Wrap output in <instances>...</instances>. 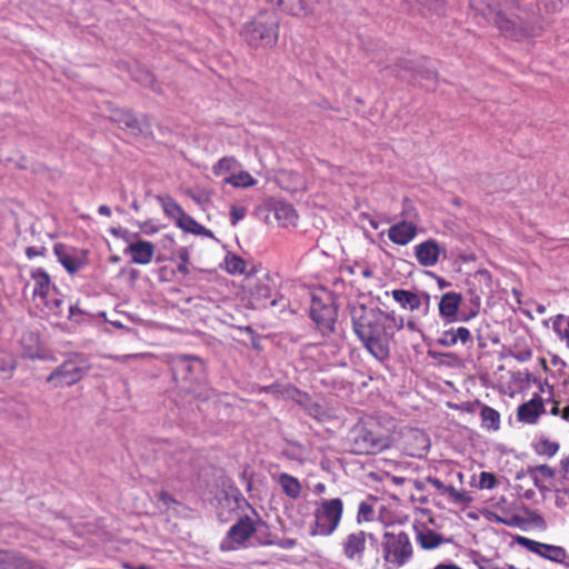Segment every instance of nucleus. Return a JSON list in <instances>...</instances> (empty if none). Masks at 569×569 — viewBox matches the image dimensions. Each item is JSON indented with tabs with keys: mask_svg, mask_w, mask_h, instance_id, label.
Masks as SVG:
<instances>
[{
	"mask_svg": "<svg viewBox=\"0 0 569 569\" xmlns=\"http://www.w3.org/2000/svg\"><path fill=\"white\" fill-rule=\"evenodd\" d=\"M352 329L366 350L377 360L390 356V343L395 333L405 328V319L392 312L369 308L358 303L351 308Z\"/></svg>",
	"mask_w": 569,
	"mask_h": 569,
	"instance_id": "obj_1",
	"label": "nucleus"
},
{
	"mask_svg": "<svg viewBox=\"0 0 569 569\" xmlns=\"http://www.w3.org/2000/svg\"><path fill=\"white\" fill-rule=\"evenodd\" d=\"M396 423L391 418L369 416L351 429L349 441L356 455H377L392 448Z\"/></svg>",
	"mask_w": 569,
	"mask_h": 569,
	"instance_id": "obj_2",
	"label": "nucleus"
},
{
	"mask_svg": "<svg viewBox=\"0 0 569 569\" xmlns=\"http://www.w3.org/2000/svg\"><path fill=\"white\" fill-rule=\"evenodd\" d=\"M472 10L491 22L500 33L520 41L533 36V28L515 14L518 0H470Z\"/></svg>",
	"mask_w": 569,
	"mask_h": 569,
	"instance_id": "obj_3",
	"label": "nucleus"
},
{
	"mask_svg": "<svg viewBox=\"0 0 569 569\" xmlns=\"http://www.w3.org/2000/svg\"><path fill=\"white\" fill-rule=\"evenodd\" d=\"M280 20L272 10H262L248 20L240 31L242 40L253 50H269L277 46Z\"/></svg>",
	"mask_w": 569,
	"mask_h": 569,
	"instance_id": "obj_4",
	"label": "nucleus"
},
{
	"mask_svg": "<svg viewBox=\"0 0 569 569\" xmlns=\"http://www.w3.org/2000/svg\"><path fill=\"white\" fill-rule=\"evenodd\" d=\"M383 569H400L413 558L409 535L401 529L386 530L381 537Z\"/></svg>",
	"mask_w": 569,
	"mask_h": 569,
	"instance_id": "obj_5",
	"label": "nucleus"
},
{
	"mask_svg": "<svg viewBox=\"0 0 569 569\" xmlns=\"http://www.w3.org/2000/svg\"><path fill=\"white\" fill-rule=\"evenodd\" d=\"M345 511L341 498H323L315 502L313 518L310 526L311 536H331L339 527Z\"/></svg>",
	"mask_w": 569,
	"mask_h": 569,
	"instance_id": "obj_6",
	"label": "nucleus"
},
{
	"mask_svg": "<svg viewBox=\"0 0 569 569\" xmlns=\"http://www.w3.org/2000/svg\"><path fill=\"white\" fill-rule=\"evenodd\" d=\"M392 448L412 458H425L430 448L429 436L417 428H403L393 435Z\"/></svg>",
	"mask_w": 569,
	"mask_h": 569,
	"instance_id": "obj_7",
	"label": "nucleus"
},
{
	"mask_svg": "<svg viewBox=\"0 0 569 569\" xmlns=\"http://www.w3.org/2000/svg\"><path fill=\"white\" fill-rule=\"evenodd\" d=\"M89 369L88 360L82 355H73L57 367L48 376L47 381L54 382L57 387L72 386L79 382Z\"/></svg>",
	"mask_w": 569,
	"mask_h": 569,
	"instance_id": "obj_8",
	"label": "nucleus"
},
{
	"mask_svg": "<svg viewBox=\"0 0 569 569\" xmlns=\"http://www.w3.org/2000/svg\"><path fill=\"white\" fill-rule=\"evenodd\" d=\"M310 316L317 328L323 335L333 332L337 319V309L333 305L332 298L328 292L312 296Z\"/></svg>",
	"mask_w": 569,
	"mask_h": 569,
	"instance_id": "obj_9",
	"label": "nucleus"
},
{
	"mask_svg": "<svg viewBox=\"0 0 569 569\" xmlns=\"http://www.w3.org/2000/svg\"><path fill=\"white\" fill-rule=\"evenodd\" d=\"M257 532L254 518L244 515L230 527L226 537L220 542V550L228 552L247 546V541Z\"/></svg>",
	"mask_w": 569,
	"mask_h": 569,
	"instance_id": "obj_10",
	"label": "nucleus"
},
{
	"mask_svg": "<svg viewBox=\"0 0 569 569\" xmlns=\"http://www.w3.org/2000/svg\"><path fill=\"white\" fill-rule=\"evenodd\" d=\"M367 539H370L371 542L377 541L373 533H368L363 530L349 532L341 541L343 557L350 562L363 567L367 562Z\"/></svg>",
	"mask_w": 569,
	"mask_h": 569,
	"instance_id": "obj_11",
	"label": "nucleus"
},
{
	"mask_svg": "<svg viewBox=\"0 0 569 569\" xmlns=\"http://www.w3.org/2000/svg\"><path fill=\"white\" fill-rule=\"evenodd\" d=\"M53 253L62 267L74 274L88 263V251L58 242L53 246Z\"/></svg>",
	"mask_w": 569,
	"mask_h": 569,
	"instance_id": "obj_12",
	"label": "nucleus"
},
{
	"mask_svg": "<svg viewBox=\"0 0 569 569\" xmlns=\"http://www.w3.org/2000/svg\"><path fill=\"white\" fill-rule=\"evenodd\" d=\"M427 482L436 489L438 495L446 497L447 500L459 507H468L472 502V497L466 490H459L453 481H443L438 477H428Z\"/></svg>",
	"mask_w": 569,
	"mask_h": 569,
	"instance_id": "obj_13",
	"label": "nucleus"
},
{
	"mask_svg": "<svg viewBox=\"0 0 569 569\" xmlns=\"http://www.w3.org/2000/svg\"><path fill=\"white\" fill-rule=\"evenodd\" d=\"M518 542L527 550L553 562L562 563L568 558L566 549L560 546L535 541L526 537H519Z\"/></svg>",
	"mask_w": 569,
	"mask_h": 569,
	"instance_id": "obj_14",
	"label": "nucleus"
},
{
	"mask_svg": "<svg viewBox=\"0 0 569 569\" xmlns=\"http://www.w3.org/2000/svg\"><path fill=\"white\" fill-rule=\"evenodd\" d=\"M546 413L545 400L539 393H533L532 398L517 408V421L523 425H536L539 418Z\"/></svg>",
	"mask_w": 569,
	"mask_h": 569,
	"instance_id": "obj_15",
	"label": "nucleus"
},
{
	"mask_svg": "<svg viewBox=\"0 0 569 569\" xmlns=\"http://www.w3.org/2000/svg\"><path fill=\"white\" fill-rule=\"evenodd\" d=\"M156 246L148 240L138 239L131 241L123 250L124 256L130 258L131 263L146 266L154 257Z\"/></svg>",
	"mask_w": 569,
	"mask_h": 569,
	"instance_id": "obj_16",
	"label": "nucleus"
},
{
	"mask_svg": "<svg viewBox=\"0 0 569 569\" xmlns=\"http://www.w3.org/2000/svg\"><path fill=\"white\" fill-rule=\"evenodd\" d=\"M445 252L436 239H428L415 246L413 253L418 263L422 267H435Z\"/></svg>",
	"mask_w": 569,
	"mask_h": 569,
	"instance_id": "obj_17",
	"label": "nucleus"
},
{
	"mask_svg": "<svg viewBox=\"0 0 569 569\" xmlns=\"http://www.w3.org/2000/svg\"><path fill=\"white\" fill-rule=\"evenodd\" d=\"M417 224L406 220L397 222L388 229L389 240L402 247L409 244L417 237Z\"/></svg>",
	"mask_w": 569,
	"mask_h": 569,
	"instance_id": "obj_18",
	"label": "nucleus"
},
{
	"mask_svg": "<svg viewBox=\"0 0 569 569\" xmlns=\"http://www.w3.org/2000/svg\"><path fill=\"white\" fill-rule=\"evenodd\" d=\"M462 302V296L458 292L450 291L442 295L439 301V315L448 322L457 320L458 311Z\"/></svg>",
	"mask_w": 569,
	"mask_h": 569,
	"instance_id": "obj_19",
	"label": "nucleus"
},
{
	"mask_svg": "<svg viewBox=\"0 0 569 569\" xmlns=\"http://www.w3.org/2000/svg\"><path fill=\"white\" fill-rule=\"evenodd\" d=\"M30 277L33 281V298H40L41 301H46L49 298L51 289L56 288L51 282L49 273L43 268H36L31 271Z\"/></svg>",
	"mask_w": 569,
	"mask_h": 569,
	"instance_id": "obj_20",
	"label": "nucleus"
},
{
	"mask_svg": "<svg viewBox=\"0 0 569 569\" xmlns=\"http://www.w3.org/2000/svg\"><path fill=\"white\" fill-rule=\"evenodd\" d=\"M437 342L438 345L446 348L453 347L459 342L466 346L472 342V336L470 330L466 327H452L450 329L443 330L437 339Z\"/></svg>",
	"mask_w": 569,
	"mask_h": 569,
	"instance_id": "obj_21",
	"label": "nucleus"
},
{
	"mask_svg": "<svg viewBox=\"0 0 569 569\" xmlns=\"http://www.w3.org/2000/svg\"><path fill=\"white\" fill-rule=\"evenodd\" d=\"M415 529L416 542L423 550H435L448 541L441 533L425 526Z\"/></svg>",
	"mask_w": 569,
	"mask_h": 569,
	"instance_id": "obj_22",
	"label": "nucleus"
},
{
	"mask_svg": "<svg viewBox=\"0 0 569 569\" xmlns=\"http://www.w3.org/2000/svg\"><path fill=\"white\" fill-rule=\"evenodd\" d=\"M273 214L281 227L296 226L299 219L295 207L283 201H278L274 203Z\"/></svg>",
	"mask_w": 569,
	"mask_h": 569,
	"instance_id": "obj_23",
	"label": "nucleus"
},
{
	"mask_svg": "<svg viewBox=\"0 0 569 569\" xmlns=\"http://www.w3.org/2000/svg\"><path fill=\"white\" fill-rule=\"evenodd\" d=\"M391 296L396 302L405 310L415 311L418 310L421 305V298L416 292L405 289H393Z\"/></svg>",
	"mask_w": 569,
	"mask_h": 569,
	"instance_id": "obj_24",
	"label": "nucleus"
},
{
	"mask_svg": "<svg viewBox=\"0 0 569 569\" xmlns=\"http://www.w3.org/2000/svg\"><path fill=\"white\" fill-rule=\"evenodd\" d=\"M480 407L481 427L487 431H498L500 429L501 416L500 413L488 405L477 401Z\"/></svg>",
	"mask_w": 569,
	"mask_h": 569,
	"instance_id": "obj_25",
	"label": "nucleus"
},
{
	"mask_svg": "<svg viewBox=\"0 0 569 569\" xmlns=\"http://www.w3.org/2000/svg\"><path fill=\"white\" fill-rule=\"evenodd\" d=\"M278 483L280 485L282 491L291 499L296 500L300 497L302 487L300 481L286 472H282L278 476Z\"/></svg>",
	"mask_w": 569,
	"mask_h": 569,
	"instance_id": "obj_26",
	"label": "nucleus"
},
{
	"mask_svg": "<svg viewBox=\"0 0 569 569\" xmlns=\"http://www.w3.org/2000/svg\"><path fill=\"white\" fill-rule=\"evenodd\" d=\"M272 4H277L282 11L291 16L306 14L308 7L306 0H268Z\"/></svg>",
	"mask_w": 569,
	"mask_h": 569,
	"instance_id": "obj_27",
	"label": "nucleus"
},
{
	"mask_svg": "<svg viewBox=\"0 0 569 569\" xmlns=\"http://www.w3.org/2000/svg\"><path fill=\"white\" fill-rule=\"evenodd\" d=\"M241 167V163L232 156L222 157L212 167V172L216 177H228L234 170Z\"/></svg>",
	"mask_w": 569,
	"mask_h": 569,
	"instance_id": "obj_28",
	"label": "nucleus"
},
{
	"mask_svg": "<svg viewBox=\"0 0 569 569\" xmlns=\"http://www.w3.org/2000/svg\"><path fill=\"white\" fill-rule=\"evenodd\" d=\"M177 226L184 231L191 232L193 234H210V231L199 222H197L191 216H189L186 211L178 218L176 221Z\"/></svg>",
	"mask_w": 569,
	"mask_h": 569,
	"instance_id": "obj_29",
	"label": "nucleus"
},
{
	"mask_svg": "<svg viewBox=\"0 0 569 569\" xmlns=\"http://www.w3.org/2000/svg\"><path fill=\"white\" fill-rule=\"evenodd\" d=\"M223 181L233 188H250L257 184V180L248 171L229 174Z\"/></svg>",
	"mask_w": 569,
	"mask_h": 569,
	"instance_id": "obj_30",
	"label": "nucleus"
},
{
	"mask_svg": "<svg viewBox=\"0 0 569 569\" xmlns=\"http://www.w3.org/2000/svg\"><path fill=\"white\" fill-rule=\"evenodd\" d=\"M533 449L537 455L551 458L558 452L559 443L547 438H541L533 445Z\"/></svg>",
	"mask_w": 569,
	"mask_h": 569,
	"instance_id": "obj_31",
	"label": "nucleus"
},
{
	"mask_svg": "<svg viewBox=\"0 0 569 569\" xmlns=\"http://www.w3.org/2000/svg\"><path fill=\"white\" fill-rule=\"evenodd\" d=\"M112 119L124 124L127 128H137L139 126L138 119L129 110L116 109L112 112Z\"/></svg>",
	"mask_w": 569,
	"mask_h": 569,
	"instance_id": "obj_32",
	"label": "nucleus"
},
{
	"mask_svg": "<svg viewBox=\"0 0 569 569\" xmlns=\"http://www.w3.org/2000/svg\"><path fill=\"white\" fill-rule=\"evenodd\" d=\"M552 322V329L556 332V335L562 339L566 340L567 347L569 348V317L567 319V328L562 329V325L566 320V317L562 313H559L551 319Z\"/></svg>",
	"mask_w": 569,
	"mask_h": 569,
	"instance_id": "obj_33",
	"label": "nucleus"
},
{
	"mask_svg": "<svg viewBox=\"0 0 569 569\" xmlns=\"http://www.w3.org/2000/svg\"><path fill=\"white\" fill-rule=\"evenodd\" d=\"M226 270L230 274H241L246 270L244 260L236 254L227 256L224 259Z\"/></svg>",
	"mask_w": 569,
	"mask_h": 569,
	"instance_id": "obj_34",
	"label": "nucleus"
},
{
	"mask_svg": "<svg viewBox=\"0 0 569 569\" xmlns=\"http://www.w3.org/2000/svg\"><path fill=\"white\" fill-rule=\"evenodd\" d=\"M191 358L183 356L177 358L172 362V373L176 381L180 380V376L191 371V365L189 362Z\"/></svg>",
	"mask_w": 569,
	"mask_h": 569,
	"instance_id": "obj_35",
	"label": "nucleus"
},
{
	"mask_svg": "<svg viewBox=\"0 0 569 569\" xmlns=\"http://www.w3.org/2000/svg\"><path fill=\"white\" fill-rule=\"evenodd\" d=\"M509 355L519 362H527L532 358L533 353L529 346H520L519 343H516L509 350Z\"/></svg>",
	"mask_w": 569,
	"mask_h": 569,
	"instance_id": "obj_36",
	"label": "nucleus"
},
{
	"mask_svg": "<svg viewBox=\"0 0 569 569\" xmlns=\"http://www.w3.org/2000/svg\"><path fill=\"white\" fill-rule=\"evenodd\" d=\"M375 510L371 503L361 501L358 507L357 522H370L373 520Z\"/></svg>",
	"mask_w": 569,
	"mask_h": 569,
	"instance_id": "obj_37",
	"label": "nucleus"
},
{
	"mask_svg": "<svg viewBox=\"0 0 569 569\" xmlns=\"http://www.w3.org/2000/svg\"><path fill=\"white\" fill-rule=\"evenodd\" d=\"M531 478L537 486L540 479H550L555 476V471L547 465H539L530 470Z\"/></svg>",
	"mask_w": 569,
	"mask_h": 569,
	"instance_id": "obj_38",
	"label": "nucleus"
},
{
	"mask_svg": "<svg viewBox=\"0 0 569 569\" xmlns=\"http://www.w3.org/2000/svg\"><path fill=\"white\" fill-rule=\"evenodd\" d=\"M163 210L167 216L174 218L176 221L184 212V210L171 198L163 202Z\"/></svg>",
	"mask_w": 569,
	"mask_h": 569,
	"instance_id": "obj_39",
	"label": "nucleus"
},
{
	"mask_svg": "<svg viewBox=\"0 0 569 569\" xmlns=\"http://www.w3.org/2000/svg\"><path fill=\"white\" fill-rule=\"evenodd\" d=\"M497 485V478L493 473L488 471H481L479 476V488L480 489H492Z\"/></svg>",
	"mask_w": 569,
	"mask_h": 569,
	"instance_id": "obj_40",
	"label": "nucleus"
},
{
	"mask_svg": "<svg viewBox=\"0 0 569 569\" xmlns=\"http://www.w3.org/2000/svg\"><path fill=\"white\" fill-rule=\"evenodd\" d=\"M247 214V210L243 207L232 206L230 208V222L232 226H236L240 220H242Z\"/></svg>",
	"mask_w": 569,
	"mask_h": 569,
	"instance_id": "obj_41",
	"label": "nucleus"
},
{
	"mask_svg": "<svg viewBox=\"0 0 569 569\" xmlns=\"http://www.w3.org/2000/svg\"><path fill=\"white\" fill-rule=\"evenodd\" d=\"M157 498L160 502H162L167 510H169L172 506L179 505L178 500L166 490H161L157 495Z\"/></svg>",
	"mask_w": 569,
	"mask_h": 569,
	"instance_id": "obj_42",
	"label": "nucleus"
},
{
	"mask_svg": "<svg viewBox=\"0 0 569 569\" xmlns=\"http://www.w3.org/2000/svg\"><path fill=\"white\" fill-rule=\"evenodd\" d=\"M403 71H412V62L408 60H400L392 67V72L399 77L403 78Z\"/></svg>",
	"mask_w": 569,
	"mask_h": 569,
	"instance_id": "obj_43",
	"label": "nucleus"
},
{
	"mask_svg": "<svg viewBox=\"0 0 569 569\" xmlns=\"http://www.w3.org/2000/svg\"><path fill=\"white\" fill-rule=\"evenodd\" d=\"M47 253V248L44 246H31L26 249V256L28 259H33L37 257H44Z\"/></svg>",
	"mask_w": 569,
	"mask_h": 569,
	"instance_id": "obj_44",
	"label": "nucleus"
},
{
	"mask_svg": "<svg viewBox=\"0 0 569 569\" xmlns=\"http://www.w3.org/2000/svg\"><path fill=\"white\" fill-rule=\"evenodd\" d=\"M11 560L16 565L17 569H32L33 568L32 563L21 556L13 555V556H11Z\"/></svg>",
	"mask_w": 569,
	"mask_h": 569,
	"instance_id": "obj_45",
	"label": "nucleus"
},
{
	"mask_svg": "<svg viewBox=\"0 0 569 569\" xmlns=\"http://www.w3.org/2000/svg\"><path fill=\"white\" fill-rule=\"evenodd\" d=\"M539 6L545 7L546 11H555L561 4L562 0H536Z\"/></svg>",
	"mask_w": 569,
	"mask_h": 569,
	"instance_id": "obj_46",
	"label": "nucleus"
},
{
	"mask_svg": "<svg viewBox=\"0 0 569 569\" xmlns=\"http://www.w3.org/2000/svg\"><path fill=\"white\" fill-rule=\"evenodd\" d=\"M174 254L179 259V262L189 263L190 252L187 247H180L174 251Z\"/></svg>",
	"mask_w": 569,
	"mask_h": 569,
	"instance_id": "obj_47",
	"label": "nucleus"
},
{
	"mask_svg": "<svg viewBox=\"0 0 569 569\" xmlns=\"http://www.w3.org/2000/svg\"><path fill=\"white\" fill-rule=\"evenodd\" d=\"M479 569H516V568L513 566H508V567L499 566V565L492 562L491 560H482L479 563Z\"/></svg>",
	"mask_w": 569,
	"mask_h": 569,
	"instance_id": "obj_48",
	"label": "nucleus"
},
{
	"mask_svg": "<svg viewBox=\"0 0 569 569\" xmlns=\"http://www.w3.org/2000/svg\"><path fill=\"white\" fill-rule=\"evenodd\" d=\"M50 310H53L54 313H58L59 312V309H60V306L62 303V301L60 299H53L51 301V303L48 301V299L46 301H42Z\"/></svg>",
	"mask_w": 569,
	"mask_h": 569,
	"instance_id": "obj_49",
	"label": "nucleus"
},
{
	"mask_svg": "<svg viewBox=\"0 0 569 569\" xmlns=\"http://www.w3.org/2000/svg\"><path fill=\"white\" fill-rule=\"evenodd\" d=\"M297 545L295 539L286 538L279 542V546L283 549H291Z\"/></svg>",
	"mask_w": 569,
	"mask_h": 569,
	"instance_id": "obj_50",
	"label": "nucleus"
},
{
	"mask_svg": "<svg viewBox=\"0 0 569 569\" xmlns=\"http://www.w3.org/2000/svg\"><path fill=\"white\" fill-rule=\"evenodd\" d=\"M449 475L456 477L459 485L463 483V473L457 468H450Z\"/></svg>",
	"mask_w": 569,
	"mask_h": 569,
	"instance_id": "obj_51",
	"label": "nucleus"
},
{
	"mask_svg": "<svg viewBox=\"0 0 569 569\" xmlns=\"http://www.w3.org/2000/svg\"><path fill=\"white\" fill-rule=\"evenodd\" d=\"M98 212L101 216L111 217V209L107 204L99 206Z\"/></svg>",
	"mask_w": 569,
	"mask_h": 569,
	"instance_id": "obj_52",
	"label": "nucleus"
},
{
	"mask_svg": "<svg viewBox=\"0 0 569 569\" xmlns=\"http://www.w3.org/2000/svg\"><path fill=\"white\" fill-rule=\"evenodd\" d=\"M16 368H17V363H16V362H12V363H11V365H9V366H7V365L1 366V365H0V370H1V371L9 372V373H10V376H12V375H13V372H14Z\"/></svg>",
	"mask_w": 569,
	"mask_h": 569,
	"instance_id": "obj_53",
	"label": "nucleus"
},
{
	"mask_svg": "<svg viewBox=\"0 0 569 569\" xmlns=\"http://www.w3.org/2000/svg\"><path fill=\"white\" fill-rule=\"evenodd\" d=\"M500 521L506 523V525H508V526H519L521 519L518 516H513L509 520L500 519Z\"/></svg>",
	"mask_w": 569,
	"mask_h": 569,
	"instance_id": "obj_54",
	"label": "nucleus"
},
{
	"mask_svg": "<svg viewBox=\"0 0 569 569\" xmlns=\"http://www.w3.org/2000/svg\"><path fill=\"white\" fill-rule=\"evenodd\" d=\"M177 271L179 273H181L182 276L189 274L188 263L179 262L178 266H177Z\"/></svg>",
	"mask_w": 569,
	"mask_h": 569,
	"instance_id": "obj_55",
	"label": "nucleus"
},
{
	"mask_svg": "<svg viewBox=\"0 0 569 569\" xmlns=\"http://www.w3.org/2000/svg\"><path fill=\"white\" fill-rule=\"evenodd\" d=\"M433 569H462L455 563H439Z\"/></svg>",
	"mask_w": 569,
	"mask_h": 569,
	"instance_id": "obj_56",
	"label": "nucleus"
},
{
	"mask_svg": "<svg viewBox=\"0 0 569 569\" xmlns=\"http://www.w3.org/2000/svg\"><path fill=\"white\" fill-rule=\"evenodd\" d=\"M550 415L552 416H560L561 417V409L559 408L558 401H552V407L550 409Z\"/></svg>",
	"mask_w": 569,
	"mask_h": 569,
	"instance_id": "obj_57",
	"label": "nucleus"
},
{
	"mask_svg": "<svg viewBox=\"0 0 569 569\" xmlns=\"http://www.w3.org/2000/svg\"><path fill=\"white\" fill-rule=\"evenodd\" d=\"M561 418L569 422V406H566L563 409H561Z\"/></svg>",
	"mask_w": 569,
	"mask_h": 569,
	"instance_id": "obj_58",
	"label": "nucleus"
},
{
	"mask_svg": "<svg viewBox=\"0 0 569 569\" xmlns=\"http://www.w3.org/2000/svg\"><path fill=\"white\" fill-rule=\"evenodd\" d=\"M405 326H406L409 330H411V331H416V330H417V323H416V321H413V320H409V321L405 322Z\"/></svg>",
	"mask_w": 569,
	"mask_h": 569,
	"instance_id": "obj_59",
	"label": "nucleus"
},
{
	"mask_svg": "<svg viewBox=\"0 0 569 569\" xmlns=\"http://www.w3.org/2000/svg\"><path fill=\"white\" fill-rule=\"evenodd\" d=\"M316 491L319 493H323L326 491V486L323 483H318L316 486Z\"/></svg>",
	"mask_w": 569,
	"mask_h": 569,
	"instance_id": "obj_60",
	"label": "nucleus"
},
{
	"mask_svg": "<svg viewBox=\"0 0 569 569\" xmlns=\"http://www.w3.org/2000/svg\"><path fill=\"white\" fill-rule=\"evenodd\" d=\"M537 311H538L539 313H543V312L546 311V307H545V306H542V305H540V306H538V307H537Z\"/></svg>",
	"mask_w": 569,
	"mask_h": 569,
	"instance_id": "obj_61",
	"label": "nucleus"
},
{
	"mask_svg": "<svg viewBox=\"0 0 569 569\" xmlns=\"http://www.w3.org/2000/svg\"><path fill=\"white\" fill-rule=\"evenodd\" d=\"M136 569H151V568H149V567H147V566H139V567H137Z\"/></svg>",
	"mask_w": 569,
	"mask_h": 569,
	"instance_id": "obj_62",
	"label": "nucleus"
},
{
	"mask_svg": "<svg viewBox=\"0 0 569 569\" xmlns=\"http://www.w3.org/2000/svg\"><path fill=\"white\" fill-rule=\"evenodd\" d=\"M74 311H76V307L71 306V307H70V313H71V315H73V313H74Z\"/></svg>",
	"mask_w": 569,
	"mask_h": 569,
	"instance_id": "obj_63",
	"label": "nucleus"
},
{
	"mask_svg": "<svg viewBox=\"0 0 569 569\" xmlns=\"http://www.w3.org/2000/svg\"><path fill=\"white\" fill-rule=\"evenodd\" d=\"M563 383L569 385V375H568V378L565 379Z\"/></svg>",
	"mask_w": 569,
	"mask_h": 569,
	"instance_id": "obj_64",
	"label": "nucleus"
}]
</instances>
